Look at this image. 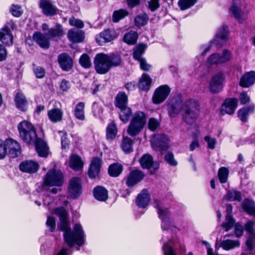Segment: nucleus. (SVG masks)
<instances>
[{"mask_svg":"<svg viewBox=\"0 0 255 255\" xmlns=\"http://www.w3.org/2000/svg\"><path fill=\"white\" fill-rule=\"evenodd\" d=\"M63 239L69 248H73L75 245H77L79 247L76 248L77 250H80V247L83 246L85 243L84 238L73 233L72 230L63 234Z\"/></svg>","mask_w":255,"mask_h":255,"instance_id":"obj_12","label":"nucleus"},{"mask_svg":"<svg viewBox=\"0 0 255 255\" xmlns=\"http://www.w3.org/2000/svg\"><path fill=\"white\" fill-rule=\"evenodd\" d=\"M144 173L138 169L131 170L126 178V184L128 188H131L140 182L145 177Z\"/></svg>","mask_w":255,"mask_h":255,"instance_id":"obj_13","label":"nucleus"},{"mask_svg":"<svg viewBox=\"0 0 255 255\" xmlns=\"http://www.w3.org/2000/svg\"><path fill=\"white\" fill-rule=\"evenodd\" d=\"M16 108L19 111L25 112L27 110L28 102L25 95L21 92H17L14 98Z\"/></svg>","mask_w":255,"mask_h":255,"instance_id":"obj_25","label":"nucleus"},{"mask_svg":"<svg viewBox=\"0 0 255 255\" xmlns=\"http://www.w3.org/2000/svg\"><path fill=\"white\" fill-rule=\"evenodd\" d=\"M94 64L97 73L103 75L110 71V67L107 58V54L101 52L97 53L94 59Z\"/></svg>","mask_w":255,"mask_h":255,"instance_id":"obj_6","label":"nucleus"},{"mask_svg":"<svg viewBox=\"0 0 255 255\" xmlns=\"http://www.w3.org/2000/svg\"><path fill=\"white\" fill-rule=\"evenodd\" d=\"M255 112V105H251L244 106L238 110L237 116L242 123H246L249 121V116L254 114Z\"/></svg>","mask_w":255,"mask_h":255,"instance_id":"obj_23","label":"nucleus"},{"mask_svg":"<svg viewBox=\"0 0 255 255\" xmlns=\"http://www.w3.org/2000/svg\"><path fill=\"white\" fill-rule=\"evenodd\" d=\"M39 6L46 16H53L57 13V8L49 0H40Z\"/></svg>","mask_w":255,"mask_h":255,"instance_id":"obj_28","label":"nucleus"},{"mask_svg":"<svg viewBox=\"0 0 255 255\" xmlns=\"http://www.w3.org/2000/svg\"><path fill=\"white\" fill-rule=\"evenodd\" d=\"M183 100L181 94L174 97L168 104V115L171 118L177 116L181 109Z\"/></svg>","mask_w":255,"mask_h":255,"instance_id":"obj_14","label":"nucleus"},{"mask_svg":"<svg viewBox=\"0 0 255 255\" xmlns=\"http://www.w3.org/2000/svg\"><path fill=\"white\" fill-rule=\"evenodd\" d=\"M39 166L36 161L26 160L20 162L19 165V170L23 173H34L39 169Z\"/></svg>","mask_w":255,"mask_h":255,"instance_id":"obj_17","label":"nucleus"},{"mask_svg":"<svg viewBox=\"0 0 255 255\" xmlns=\"http://www.w3.org/2000/svg\"><path fill=\"white\" fill-rule=\"evenodd\" d=\"M147 48V45L145 43H139L134 48L133 53L132 57L135 60H137L142 58L141 56L143 54Z\"/></svg>","mask_w":255,"mask_h":255,"instance_id":"obj_45","label":"nucleus"},{"mask_svg":"<svg viewBox=\"0 0 255 255\" xmlns=\"http://www.w3.org/2000/svg\"><path fill=\"white\" fill-rule=\"evenodd\" d=\"M48 36L49 38H56V40H60L64 35V30L62 25L60 23H56L55 27L48 29Z\"/></svg>","mask_w":255,"mask_h":255,"instance_id":"obj_31","label":"nucleus"},{"mask_svg":"<svg viewBox=\"0 0 255 255\" xmlns=\"http://www.w3.org/2000/svg\"><path fill=\"white\" fill-rule=\"evenodd\" d=\"M150 200V195L147 190L143 189L137 195L135 202L138 208L145 209L149 205Z\"/></svg>","mask_w":255,"mask_h":255,"instance_id":"obj_19","label":"nucleus"},{"mask_svg":"<svg viewBox=\"0 0 255 255\" xmlns=\"http://www.w3.org/2000/svg\"><path fill=\"white\" fill-rule=\"evenodd\" d=\"M119 110L120 111L119 113L120 119L123 123H127L132 116V109L128 106L123 108H120Z\"/></svg>","mask_w":255,"mask_h":255,"instance_id":"obj_42","label":"nucleus"},{"mask_svg":"<svg viewBox=\"0 0 255 255\" xmlns=\"http://www.w3.org/2000/svg\"><path fill=\"white\" fill-rule=\"evenodd\" d=\"M229 33V26L226 24H223L217 30L214 39L209 42L208 45L202 52L201 55H206L210 51L213 45H215L217 48L222 47L226 43Z\"/></svg>","mask_w":255,"mask_h":255,"instance_id":"obj_3","label":"nucleus"},{"mask_svg":"<svg viewBox=\"0 0 255 255\" xmlns=\"http://www.w3.org/2000/svg\"><path fill=\"white\" fill-rule=\"evenodd\" d=\"M164 255H177L172 247L167 243L164 244L163 247Z\"/></svg>","mask_w":255,"mask_h":255,"instance_id":"obj_64","label":"nucleus"},{"mask_svg":"<svg viewBox=\"0 0 255 255\" xmlns=\"http://www.w3.org/2000/svg\"><path fill=\"white\" fill-rule=\"evenodd\" d=\"M134 140L127 136L123 137L121 147L126 154H129L133 151Z\"/></svg>","mask_w":255,"mask_h":255,"instance_id":"obj_36","label":"nucleus"},{"mask_svg":"<svg viewBox=\"0 0 255 255\" xmlns=\"http://www.w3.org/2000/svg\"><path fill=\"white\" fill-rule=\"evenodd\" d=\"M0 40L5 46L12 45L13 37L7 25H4L0 29Z\"/></svg>","mask_w":255,"mask_h":255,"instance_id":"obj_21","label":"nucleus"},{"mask_svg":"<svg viewBox=\"0 0 255 255\" xmlns=\"http://www.w3.org/2000/svg\"><path fill=\"white\" fill-rule=\"evenodd\" d=\"M123 170V165L118 162H116L110 165L108 168V173L111 177H117L122 173Z\"/></svg>","mask_w":255,"mask_h":255,"instance_id":"obj_37","label":"nucleus"},{"mask_svg":"<svg viewBox=\"0 0 255 255\" xmlns=\"http://www.w3.org/2000/svg\"><path fill=\"white\" fill-rule=\"evenodd\" d=\"M46 224L49 228L51 232H54L56 229V219L53 216H48Z\"/></svg>","mask_w":255,"mask_h":255,"instance_id":"obj_59","label":"nucleus"},{"mask_svg":"<svg viewBox=\"0 0 255 255\" xmlns=\"http://www.w3.org/2000/svg\"><path fill=\"white\" fill-rule=\"evenodd\" d=\"M13 142L7 145V153L10 158H15L18 157L21 153V148L20 144L16 140L13 139Z\"/></svg>","mask_w":255,"mask_h":255,"instance_id":"obj_33","label":"nucleus"},{"mask_svg":"<svg viewBox=\"0 0 255 255\" xmlns=\"http://www.w3.org/2000/svg\"><path fill=\"white\" fill-rule=\"evenodd\" d=\"M146 118V115L143 112L140 111L135 112L128 127V134L131 136L138 135L145 125Z\"/></svg>","mask_w":255,"mask_h":255,"instance_id":"obj_4","label":"nucleus"},{"mask_svg":"<svg viewBox=\"0 0 255 255\" xmlns=\"http://www.w3.org/2000/svg\"><path fill=\"white\" fill-rule=\"evenodd\" d=\"M148 20L149 16L145 12H143L137 15L134 17V23L136 27L140 28L146 25L148 23Z\"/></svg>","mask_w":255,"mask_h":255,"instance_id":"obj_44","label":"nucleus"},{"mask_svg":"<svg viewBox=\"0 0 255 255\" xmlns=\"http://www.w3.org/2000/svg\"><path fill=\"white\" fill-rule=\"evenodd\" d=\"M164 160L170 166H176L178 164V162L174 158L173 153L172 152L168 151L165 154L164 157Z\"/></svg>","mask_w":255,"mask_h":255,"instance_id":"obj_58","label":"nucleus"},{"mask_svg":"<svg viewBox=\"0 0 255 255\" xmlns=\"http://www.w3.org/2000/svg\"><path fill=\"white\" fill-rule=\"evenodd\" d=\"M68 190L73 199L78 198L82 195L83 192L81 179L78 176L72 177L69 181Z\"/></svg>","mask_w":255,"mask_h":255,"instance_id":"obj_10","label":"nucleus"},{"mask_svg":"<svg viewBox=\"0 0 255 255\" xmlns=\"http://www.w3.org/2000/svg\"><path fill=\"white\" fill-rule=\"evenodd\" d=\"M225 81V75L222 71H219L214 75L210 80L209 89L213 94H217L221 92L224 88Z\"/></svg>","mask_w":255,"mask_h":255,"instance_id":"obj_8","label":"nucleus"},{"mask_svg":"<svg viewBox=\"0 0 255 255\" xmlns=\"http://www.w3.org/2000/svg\"><path fill=\"white\" fill-rule=\"evenodd\" d=\"M238 100L236 98H226L222 105L220 110L222 115H233L238 107Z\"/></svg>","mask_w":255,"mask_h":255,"instance_id":"obj_16","label":"nucleus"},{"mask_svg":"<svg viewBox=\"0 0 255 255\" xmlns=\"http://www.w3.org/2000/svg\"><path fill=\"white\" fill-rule=\"evenodd\" d=\"M54 214L59 218L60 230L64 232V234L68 233L71 229L69 221V213L63 206L56 207L53 210Z\"/></svg>","mask_w":255,"mask_h":255,"instance_id":"obj_7","label":"nucleus"},{"mask_svg":"<svg viewBox=\"0 0 255 255\" xmlns=\"http://www.w3.org/2000/svg\"><path fill=\"white\" fill-rule=\"evenodd\" d=\"M13 142V139L9 138L4 141L0 139V159H3L7 154V146Z\"/></svg>","mask_w":255,"mask_h":255,"instance_id":"obj_50","label":"nucleus"},{"mask_svg":"<svg viewBox=\"0 0 255 255\" xmlns=\"http://www.w3.org/2000/svg\"><path fill=\"white\" fill-rule=\"evenodd\" d=\"M255 83V71L246 72L240 78L239 85L244 88H249Z\"/></svg>","mask_w":255,"mask_h":255,"instance_id":"obj_24","label":"nucleus"},{"mask_svg":"<svg viewBox=\"0 0 255 255\" xmlns=\"http://www.w3.org/2000/svg\"><path fill=\"white\" fill-rule=\"evenodd\" d=\"M152 82V80L150 76L143 73L138 81L137 87L140 91L148 92L151 88Z\"/></svg>","mask_w":255,"mask_h":255,"instance_id":"obj_29","label":"nucleus"},{"mask_svg":"<svg viewBox=\"0 0 255 255\" xmlns=\"http://www.w3.org/2000/svg\"><path fill=\"white\" fill-rule=\"evenodd\" d=\"M155 203L156 208L158 210V217L162 221L161 228L164 230H168L170 228L172 224L171 219L170 217L171 212L168 208L162 209L159 201L155 200Z\"/></svg>","mask_w":255,"mask_h":255,"instance_id":"obj_9","label":"nucleus"},{"mask_svg":"<svg viewBox=\"0 0 255 255\" xmlns=\"http://www.w3.org/2000/svg\"><path fill=\"white\" fill-rule=\"evenodd\" d=\"M17 130L19 138L27 145H32L38 137L34 126L27 121L20 122L17 125Z\"/></svg>","mask_w":255,"mask_h":255,"instance_id":"obj_1","label":"nucleus"},{"mask_svg":"<svg viewBox=\"0 0 255 255\" xmlns=\"http://www.w3.org/2000/svg\"><path fill=\"white\" fill-rule=\"evenodd\" d=\"M171 92V89L167 85H163L155 89L152 97L153 104L157 105L164 102Z\"/></svg>","mask_w":255,"mask_h":255,"instance_id":"obj_11","label":"nucleus"},{"mask_svg":"<svg viewBox=\"0 0 255 255\" xmlns=\"http://www.w3.org/2000/svg\"><path fill=\"white\" fill-rule=\"evenodd\" d=\"M69 165L73 170L78 171L83 168L84 163L79 155L72 154L70 157Z\"/></svg>","mask_w":255,"mask_h":255,"instance_id":"obj_34","label":"nucleus"},{"mask_svg":"<svg viewBox=\"0 0 255 255\" xmlns=\"http://www.w3.org/2000/svg\"><path fill=\"white\" fill-rule=\"evenodd\" d=\"M198 0H179L178 5L181 10H185L194 5Z\"/></svg>","mask_w":255,"mask_h":255,"instance_id":"obj_52","label":"nucleus"},{"mask_svg":"<svg viewBox=\"0 0 255 255\" xmlns=\"http://www.w3.org/2000/svg\"><path fill=\"white\" fill-rule=\"evenodd\" d=\"M240 246V243L239 241H235L227 239L223 241L220 244V247L224 250L229 251L234 249L236 248L239 247Z\"/></svg>","mask_w":255,"mask_h":255,"instance_id":"obj_47","label":"nucleus"},{"mask_svg":"<svg viewBox=\"0 0 255 255\" xmlns=\"http://www.w3.org/2000/svg\"><path fill=\"white\" fill-rule=\"evenodd\" d=\"M68 37L69 40L73 43H79L84 40V37L81 33L75 32L70 29L68 32Z\"/></svg>","mask_w":255,"mask_h":255,"instance_id":"obj_48","label":"nucleus"},{"mask_svg":"<svg viewBox=\"0 0 255 255\" xmlns=\"http://www.w3.org/2000/svg\"><path fill=\"white\" fill-rule=\"evenodd\" d=\"M207 62L211 65H218L222 64L220 54L217 53L212 54L208 58Z\"/></svg>","mask_w":255,"mask_h":255,"instance_id":"obj_56","label":"nucleus"},{"mask_svg":"<svg viewBox=\"0 0 255 255\" xmlns=\"http://www.w3.org/2000/svg\"><path fill=\"white\" fill-rule=\"evenodd\" d=\"M85 103L83 102H79L76 105L74 110V115L77 119L80 121L85 120Z\"/></svg>","mask_w":255,"mask_h":255,"instance_id":"obj_40","label":"nucleus"},{"mask_svg":"<svg viewBox=\"0 0 255 255\" xmlns=\"http://www.w3.org/2000/svg\"><path fill=\"white\" fill-rule=\"evenodd\" d=\"M128 12L124 9H120L119 10H115L113 14V21L114 22H118L121 19H123L126 16L128 15Z\"/></svg>","mask_w":255,"mask_h":255,"instance_id":"obj_53","label":"nucleus"},{"mask_svg":"<svg viewBox=\"0 0 255 255\" xmlns=\"http://www.w3.org/2000/svg\"><path fill=\"white\" fill-rule=\"evenodd\" d=\"M102 164V159L99 157L96 156L93 158L89 167H92V168L94 167L98 170H101Z\"/></svg>","mask_w":255,"mask_h":255,"instance_id":"obj_61","label":"nucleus"},{"mask_svg":"<svg viewBox=\"0 0 255 255\" xmlns=\"http://www.w3.org/2000/svg\"><path fill=\"white\" fill-rule=\"evenodd\" d=\"M128 96L124 91H120L115 97L114 104L119 109L128 106Z\"/></svg>","mask_w":255,"mask_h":255,"instance_id":"obj_30","label":"nucleus"},{"mask_svg":"<svg viewBox=\"0 0 255 255\" xmlns=\"http://www.w3.org/2000/svg\"><path fill=\"white\" fill-rule=\"evenodd\" d=\"M64 183V175L60 170L54 168L49 169L43 178V186L61 187Z\"/></svg>","mask_w":255,"mask_h":255,"instance_id":"obj_5","label":"nucleus"},{"mask_svg":"<svg viewBox=\"0 0 255 255\" xmlns=\"http://www.w3.org/2000/svg\"><path fill=\"white\" fill-rule=\"evenodd\" d=\"M152 145L155 150L160 152L166 151L169 148L167 138L165 134H161L157 137L152 143Z\"/></svg>","mask_w":255,"mask_h":255,"instance_id":"obj_26","label":"nucleus"},{"mask_svg":"<svg viewBox=\"0 0 255 255\" xmlns=\"http://www.w3.org/2000/svg\"><path fill=\"white\" fill-rule=\"evenodd\" d=\"M38 155L42 157H46L48 155L49 147L43 139L38 136L34 140L33 144Z\"/></svg>","mask_w":255,"mask_h":255,"instance_id":"obj_22","label":"nucleus"},{"mask_svg":"<svg viewBox=\"0 0 255 255\" xmlns=\"http://www.w3.org/2000/svg\"><path fill=\"white\" fill-rule=\"evenodd\" d=\"M116 38L115 31L110 29H104L96 37V40L100 45L111 42Z\"/></svg>","mask_w":255,"mask_h":255,"instance_id":"obj_18","label":"nucleus"},{"mask_svg":"<svg viewBox=\"0 0 255 255\" xmlns=\"http://www.w3.org/2000/svg\"><path fill=\"white\" fill-rule=\"evenodd\" d=\"M242 207L243 210L248 214H255V205L254 202L249 199H245L242 203Z\"/></svg>","mask_w":255,"mask_h":255,"instance_id":"obj_43","label":"nucleus"},{"mask_svg":"<svg viewBox=\"0 0 255 255\" xmlns=\"http://www.w3.org/2000/svg\"><path fill=\"white\" fill-rule=\"evenodd\" d=\"M108 190L104 186L97 185L93 190V195L95 199L100 202H105L109 198Z\"/></svg>","mask_w":255,"mask_h":255,"instance_id":"obj_27","label":"nucleus"},{"mask_svg":"<svg viewBox=\"0 0 255 255\" xmlns=\"http://www.w3.org/2000/svg\"><path fill=\"white\" fill-rule=\"evenodd\" d=\"M184 113L182 115V120L187 125L192 126L196 122L200 110V105L196 100H187L182 106Z\"/></svg>","mask_w":255,"mask_h":255,"instance_id":"obj_2","label":"nucleus"},{"mask_svg":"<svg viewBox=\"0 0 255 255\" xmlns=\"http://www.w3.org/2000/svg\"><path fill=\"white\" fill-rule=\"evenodd\" d=\"M138 35L136 31H130L125 34L123 37V41L128 45H134L136 42Z\"/></svg>","mask_w":255,"mask_h":255,"instance_id":"obj_46","label":"nucleus"},{"mask_svg":"<svg viewBox=\"0 0 255 255\" xmlns=\"http://www.w3.org/2000/svg\"><path fill=\"white\" fill-rule=\"evenodd\" d=\"M79 63L82 67L85 69L90 68L92 63L89 55L87 53L82 54L79 58Z\"/></svg>","mask_w":255,"mask_h":255,"instance_id":"obj_55","label":"nucleus"},{"mask_svg":"<svg viewBox=\"0 0 255 255\" xmlns=\"http://www.w3.org/2000/svg\"><path fill=\"white\" fill-rule=\"evenodd\" d=\"M236 224V220L233 216H226L225 221L221 225L222 228L225 232L231 230Z\"/></svg>","mask_w":255,"mask_h":255,"instance_id":"obj_51","label":"nucleus"},{"mask_svg":"<svg viewBox=\"0 0 255 255\" xmlns=\"http://www.w3.org/2000/svg\"><path fill=\"white\" fill-rule=\"evenodd\" d=\"M101 170L97 169L95 168L89 167L88 170V175L89 178L91 179H95L97 177H99Z\"/></svg>","mask_w":255,"mask_h":255,"instance_id":"obj_60","label":"nucleus"},{"mask_svg":"<svg viewBox=\"0 0 255 255\" xmlns=\"http://www.w3.org/2000/svg\"><path fill=\"white\" fill-rule=\"evenodd\" d=\"M229 11L239 23H242L243 22L244 19L242 18V15L243 13L241 9L236 4H234L231 5L229 8Z\"/></svg>","mask_w":255,"mask_h":255,"instance_id":"obj_49","label":"nucleus"},{"mask_svg":"<svg viewBox=\"0 0 255 255\" xmlns=\"http://www.w3.org/2000/svg\"><path fill=\"white\" fill-rule=\"evenodd\" d=\"M229 169L226 167H221L218 170V176L221 183H225L228 180Z\"/></svg>","mask_w":255,"mask_h":255,"instance_id":"obj_54","label":"nucleus"},{"mask_svg":"<svg viewBox=\"0 0 255 255\" xmlns=\"http://www.w3.org/2000/svg\"><path fill=\"white\" fill-rule=\"evenodd\" d=\"M224 198L230 201L241 202L242 200V195L241 192L236 189H234L233 191L228 190Z\"/></svg>","mask_w":255,"mask_h":255,"instance_id":"obj_41","label":"nucleus"},{"mask_svg":"<svg viewBox=\"0 0 255 255\" xmlns=\"http://www.w3.org/2000/svg\"><path fill=\"white\" fill-rule=\"evenodd\" d=\"M234 227L235 236L237 238H240L242 236L244 230L243 226L239 222H238L235 224Z\"/></svg>","mask_w":255,"mask_h":255,"instance_id":"obj_63","label":"nucleus"},{"mask_svg":"<svg viewBox=\"0 0 255 255\" xmlns=\"http://www.w3.org/2000/svg\"><path fill=\"white\" fill-rule=\"evenodd\" d=\"M32 38L41 48L48 49L50 47V38L45 34L35 31L33 34Z\"/></svg>","mask_w":255,"mask_h":255,"instance_id":"obj_20","label":"nucleus"},{"mask_svg":"<svg viewBox=\"0 0 255 255\" xmlns=\"http://www.w3.org/2000/svg\"><path fill=\"white\" fill-rule=\"evenodd\" d=\"M160 122L154 118H150L148 120L147 126L150 131H154L160 126Z\"/></svg>","mask_w":255,"mask_h":255,"instance_id":"obj_57","label":"nucleus"},{"mask_svg":"<svg viewBox=\"0 0 255 255\" xmlns=\"http://www.w3.org/2000/svg\"><path fill=\"white\" fill-rule=\"evenodd\" d=\"M118 129L114 121L109 123L106 128V138L108 140H114L117 134Z\"/></svg>","mask_w":255,"mask_h":255,"instance_id":"obj_39","label":"nucleus"},{"mask_svg":"<svg viewBox=\"0 0 255 255\" xmlns=\"http://www.w3.org/2000/svg\"><path fill=\"white\" fill-rule=\"evenodd\" d=\"M10 10L11 14L16 17H20L23 13L20 10V7L18 5L12 4Z\"/></svg>","mask_w":255,"mask_h":255,"instance_id":"obj_62","label":"nucleus"},{"mask_svg":"<svg viewBox=\"0 0 255 255\" xmlns=\"http://www.w3.org/2000/svg\"><path fill=\"white\" fill-rule=\"evenodd\" d=\"M57 62L63 71L68 72L72 69L74 66L73 59L66 52H62L58 55Z\"/></svg>","mask_w":255,"mask_h":255,"instance_id":"obj_15","label":"nucleus"},{"mask_svg":"<svg viewBox=\"0 0 255 255\" xmlns=\"http://www.w3.org/2000/svg\"><path fill=\"white\" fill-rule=\"evenodd\" d=\"M139 162L142 168L149 169L153 166V158L150 154L145 153L140 158Z\"/></svg>","mask_w":255,"mask_h":255,"instance_id":"obj_35","label":"nucleus"},{"mask_svg":"<svg viewBox=\"0 0 255 255\" xmlns=\"http://www.w3.org/2000/svg\"><path fill=\"white\" fill-rule=\"evenodd\" d=\"M107 58L110 69L112 67H116L121 65L122 63V58L121 55L117 53H112L107 54Z\"/></svg>","mask_w":255,"mask_h":255,"instance_id":"obj_38","label":"nucleus"},{"mask_svg":"<svg viewBox=\"0 0 255 255\" xmlns=\"http://www.w3.org/2000/svg\"><path fill=\"white\" fill-rule=\"evenodd\" d=\"M47 116L52 123H56L62 121L63 113L60 109L54 108L48 111Z\"/></svg>","mask_w":255,"mask_h":255,"instance_id":"obj_32","label":"nucleus"}]
</instances>
